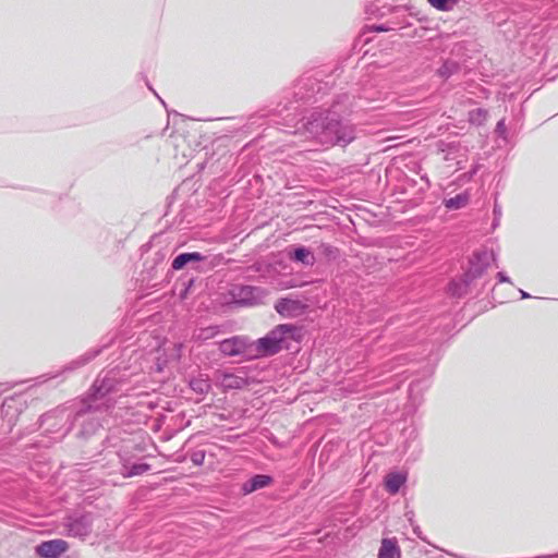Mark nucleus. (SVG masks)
<instances>
[{
	"instance_id": "5",
	"label": "nucleus",
	"mask_w": 558,
	"mask_h": 558,
	"mask_svg": "<svg viewBox=\"0 0 558 558\" xmlns=\"http://www.w3.org/2000/svg\"><path fill=\"white\" fill-rule=\"evenodd\" d=\"M279 352L278 348L267 335L256 341H252L251 356H253V359L271 356Z\"/></svg>"
},
{
	"instance_id": "20",
	"label": "nucleus",
	"mask_w": 558,
	"mask_h": 558,
	"mask_svg": "<svg viewBox=\"0 0 558 558\" xmlns=\"http://www.w3.org/2000/svg\"><path fill=\"white\" fill-rule=\"evenodd\" d=\"M226 380H236V378H234L233 376L229 375V376H226Z\"/></svg>"
},
{
	"instance_id": "11",
	"label": "nucleus",
	"mask_w": 558,
	"mask_h": 558,
	"mask_svg": "<svg viewBox=\"0 0 558 558\" xmlns=\"http://www.w3.org/2000/svg\"><path fill=\"white\" fill-rule=\"evenodd\" d=\"M378 558H400V549L396 541L389 538L383 539Z\"/></svg>"
},
{
	"instance_id": "10",
	"label": "nucleus",
	"mask_w": 558,
	"mask_h": 558,
	"mask_svg": "<svg viewBox=\"0 0 558 558\" xmlns=\"http://www.w3.org/2000/svg\"><path fill=\"white\" fill-rule=\"evenodd\" d=\"M205 256H203L198 252H192V253H182L178 255L173 262H172V268L174 270L182 269L187 263L190 262H201L204 260Z\"/></svg>"
},
{
	"instance_id": "6",
	"label": "nucleus",
	"mask_w": 558,
	"mask_h": 558,
	"mask_svg": "<svg viewBox=\"0 0 558 558\" xmlns=\"http://www.w3.org/2000/svg\"><path fill=\"white\" fill-rule=\"evenodd\" d=\"M296 330V326L292 324H279L269 330L266 335L271 339L272 343H275L278 350L281 351L282 343L288 338H293V335Z\"/></svg>"
},
{
	"instance_id": "15",
	"label": "nucleus",
	"mask_w": 558,
	"mask_h": 558,
	"mask_svg": "<svg viewBox=\"0 0 558 558\" xmlns=\"http://www.w3.org/2000/svg\"><path fill=\"white\" fill-rule=\"evenodd\" d=\"M148 470H149V465L146 463L134 464L130 468V470H128L125 473H123V476L131 477V476L141 475Z\"/></svg>"
},
{
	"instance_id": "12",
	"label": "nucleus",
	"mask_w": 558,
	"mask_h": 558,
	"mask_svg": "<svg viewBox=\"0 0 558 558\" xmlns=\"http://www.w3.org/2000/svg\"><path fill=\"white\" fill-rule=\"evenodd\" d=\"M405 476L400 473H390L386 476L385 487L390 494H397L404 484Z\"/></svg>"
},
{
	"instance_id": "4",
	"label": "nucleus",
	"mask_w": 558,
	"mask_h": 558,
	"mask_svg": "<svg viewBox=\"0 0 558 558\" xmlns=\"http://www.w3.org/2000/svg\"><path fill=\"white\" fill-rule=\"evenodd\" d=\"M69 549L66 541L56 538L51 541H45L36 546L35 551L37 556L41 558H59Z\"/></svg>"
},
{
	"instance_id": "8",
	"label": "nucleus",
	"mask_w": 558,
	"mask_h": 558,
	"mask_svg": "<svg viewBox=\"0 0 558 558\" xmlns=\"http://www.w3.org/2000/svg\"><path fill=\"white\" fill-rule=\"evenodd\" d=\"M92 531V520L83 515L68 524V535L74 537H85Z\"/></svg>"
},
{
	"instance_id": "16",
	"label": "nucleus",
	"mask_w": 558,
	"mask_h": 558,
	"mask_svg": "<svg viewBox=\"0 0 558 558\" xmlns=\"http://www.w3.org/2000/svg\"><path fill=\"white\" fill-rule=\"evenodd\" d=\"M191 387L198 392H206L209 389V384L204 379H195L191 381Z\"/></svg>"
},
{
	"instance_id": "14",
	"label": "nucleus",
	"mask_w": 558,
	"mask_h": 558,
	"mask_svg": "<svg viewBox=\"0 0 558 558\" xmlns=\"http://www.w3.org/2000/svg\"><path fill=\"white\" fill-rule=\"evenodd\" d=\"M293 258L296 262H300V263L305 264V265L313 264V259H314L312 254H311V252L307 248H305V247L296 248L294 251Z\"/></svg>"
},
{
	"instance_id": "1",
	"label": "nucleus",
	"mask_w": 558,
	"mask_h": 558,
	"mask_svg": "<svg viewBox=\"0 0 558 558\" xmlns=\"http://www.w3.org/2000/svg\"><path fill=\"white\" fill-rule=\"evenodd\" d=\"M299 132L320 142H331L333 138L338 143H349L353 140L352 130L341 126L336 119L329 118L327 112H313L305 118Z\"/></svg>"
},
{
	"instance_id": "9",
	"label": "nucleus",
	"mask_w": 558,
	"mask_h": 558,
	"mask_svg": "<svg viewBox=\"0 0 558 558\" xmlns=\"http://www.w3.org/2000/svg\"><path fill=\"white\" fill-rule=\"evenodd\" d=\"M271 482L272 478L269 475L257 474L243 484L242 492L244 494H251L257 489L267 487Z\"/></svg>"
},
{
	"instance_id": "19",
	"label": "nucleus",
	"mask_w": 558,
	"mask_h": 558,
	"mask_svg": "<svg viewBox=\"0 0 558 558\" xmlns=\"http://www.w3.org/2000/svg\"><path fill=\"white\" fill-rule=\"evenodd\" d=\"M520 293H521V298H522V299H527V298H530V294H529V293H526V292H525V291H523V290H520Z\"/></svg>"
},
{
	"instance_id": "18",
	"label": "nucleus",
	"mask_w": 558,
	"mask_h": 558,
	"mask_svg": "<svg viewBox=\"0 0 558 558\" xmlns=\"http://www.w3.org/2000/svg\"><path fill=\"white\" fill-rule=\"evenodd\" d=\"M498 278L500 282H510L509 278H507L502 272H498Z\"/></svg>"
},
{
	"instance_id": "7",
	"label": "nucleus",
	"mask_w": 558,
	"mask_h": 558,
	"mask_svg": "<svg viewBox=\"0 0 558 558\" xmlns=\"http://www.w3.org/2000/svg\"><path fill=\"white\" fill-rule=\"evenodd\" d=\"M296 330V326L292 324H279L269 330L266 335L271 339L272 343H275L278 350L281 351L282 343L288 338H293V335Z\"/></svg>"
},
{
	"instance_id": "17",
	"label": "nucleus",
	"mask_w": 558,
	"mask_h": 558,
	"mask_svg": "<svg viewBox=\"0 0 558 558\" xmlns=\"http://www.w3.org/2000/svg\"><path fill=\"white\" fill-rule=\"evenodd\" d=\"M191 460L192 462L195 464V465H202L204 463V460H205V453L204 451H197V452H194L191 457Z\"/></svg>"
},
{
	"instance_id": "2",
	"label": "nucleus",
	"mask_w": 558,
	"mask_h": 558,
	"mask_svg": "<svg viewBox=\"0 0 558 558\" xmlns=\"http://www.w3.org/2000/svg\"><path fill=\"white\" fill-rule=\"evenodd\" d=\"M251 348L252 341L245 336H235L219 343L220 351L226 355H242L247 360H254L251 356Z\"/></svg>"
},
{
	"instance_id": "13",
	"label": "nucleus",
	"mask_w": 558,
	"mask_h": 558,
	"mask_svg": "<svg viewBox=\"0 0 558 558\" xmlns=\"http://www.w3.org/2000/svg\"><path fill=\"white\" fill-rule=\"evenodd\" d=\"M469 203V196L465 193L458 194L454 197L444 201V205L449 210H457L463 208Z\"/></svg>"
},
{
	"instance_id": "3",
	"label": "nucleus",
	"mask_w": 558,
	"mask_h": 558,
	"mask_svg": "<svg viewBox=\"0 0 558 558\" xmlns=\"http://www.w3.org/2000/svg\"><path fill=\"white\" fill-rule=\"evenodd\" d=\"M274 307L282 318H296L306 312L307 304L300 299L288 295L278 299Z\"/></svg>"
}]
</instances>
